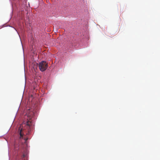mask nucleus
Listing matches in <instances>:
<instances>
[{"label": "nucleus", "mask_w": 160, "mask_h": 160, "mask_svg": "<svg viewBox=\"0 0 160 160\" xmlns=\"http://www.w3.org/2000/svg\"><path fill=\"white\" fill-rule=\"evenodd\" d=\"M28 112H27V114H28ZM28 116H29V115H28Z\"/></svg>", "instance_id": "5"}, {"label": "nucleus", "mask_w": 160, "mask_h": 160, "mask_svg": "<svg viewBox=\"0 0 160 160\" xmlns=\"http://www.w3.org/2000/svg\"><path fill=\"white\" fill-rule=\"evenodd\" d=\"M31 121H28L27 122L26 126L28 130V132H29L31 130Z\"/></svg>", "instance_id": "3"}, {"label": "nucleus", "mask_w": 160, "mask_h": 160, "mask_svg": "<svg viewBox=\"0 0 160 160\" xmlns=\"http://www.w3.org/2000/svg\"><path fill=\"white\" fill-rule=\"evenodd\" d=\"M19 134L20 135V139L21 140L22 139H23L24 140V142H25L27 140V139H26V138L23 137V131L24 129H23L22 128H21V127H20V128L19 129Z\"/></svg>", "instance_id": "2"}, {"label": "nucleus", "mask_w": 160, "mask_h": 160, "mask_svg": "<svg viewBox=\"0 0 160 160\" xmlns=\"http://www.w3.org/2000/svg\"><path fill=\"white\" fill-rule=\"evenodd\" d=\"M25 157V155L23 153L21 156V158L20 159L17 160H23V158Z\"/></svg>", "instance_id": "4"}, {"label": "nucleus", "mask_w": 160, "mask_h": 160, "mask_svg": "<svg viewBox=\"0 0 160 160\" xmlns=\"http://www.w3.org/2000/svg\"><path fill=\"white\" fill-rule=\"evenodd\" d=\"M48 65L46 62L42 61L39 64V68L42 72L45 71L48 68Z\"/></svg>", "instance_id": "1"}]
</instances>
